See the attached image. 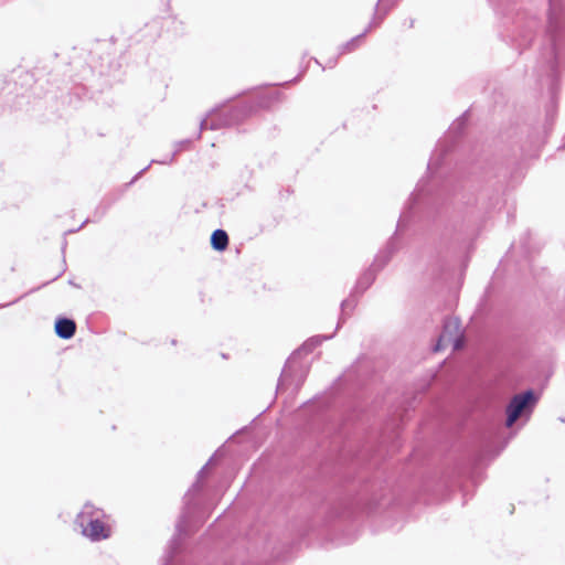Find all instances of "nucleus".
Returning a JSON list of instances; mask_svg holds the SVG:
<instances>
[{"label":"nucleus","mask_w":565,"mask_h":565,"mask_svg":"<svg viewBox=\"0 0 565 565\" xmlns=\"http://www.w3.org/2000/svg\"><path fill=\"white\" fill-rule=\"evenodd\" d=\"M548 35L551 45L544 53L548 70L555 73L565 60V15L563 7L554 0L550 2Z\"/></svg>","instance_id":"nucleus-1"},{"label":"nucleus","mask_w":565,"mask_h":565,"mask_svg":"<svg viewBox=\"0 0 565 565\" xmlns=\"http://www.w3.org/2000/svg\"><path fill=\"white\" fill-rule=\"evenodd\" d=\"M105 519L106 514L102 509L86 503L77 514L75 524L81 529V533L85 537L98 542L108 539L111 533V529L105 522Z\"/></svg>","instance_id":"nucleus-2"},{"label":"nucleus","mask_w":565,"mask_h":565,"mask_svg":"<svg viewBox=\"0 0 565 565\" xmlns=\"http://www.w3.org/2000/svg\"><path fill=\"white\" fill-rule=\"evenodd\" d=\"M320 338L311 339L309 342H306L298 351H296L290 359H288L281 372L277 390H285L294 384L295 388L299 387L306 374H302V367H298L297 356L300 355L302 352L311 351L317 343H320Z\"/></svg>","instance_id":"nucleus-3"},{"label":"nucleus","mask_w":565,"mask_h":565,"mask_svg":"<svg viewBox=\"0 0 565 565\" xmlns=\"http://www.w3.org/2000/svg\"><path fill=\"white\" fill-rule=\"evenodd\" d=\"M450 344L454 351L461 349L463 345L460 321L457 318H448L445 320L443 332L434 347V351L438 352Z\"/></svg>","instance_id":"nucleus-4"},{"label":"nucleus","mask_w":565,"mask_h":565,"mask_svg":"<svg viewBox=\"0 0 565 565\" xmlns=\"http://www.w3.org/2000/svg\"><path fill=\"white\" fill-rule=\"evenodd\" d=\"M536 402L532 391L514 395L507 407V426L511 427L522 415L531 413Z\"/></svg>","instance_id":"nucleus-5"},{"label":"nucleus","mask_w":565,"mask_h":565,"mask_svg":"<svg viewBox=\"0 0 565 565\" xmlns=\"http://www.w3.org/2000/svg\"><path fill=\"white\" fill-rule=\"evenodd\" d=\"M252 107H245L242 110H233L228 115L221 117L218 113L211 114L209 117L201 120V130L204 129H218L223 126L235 125L243 119V117L247 116L252 113Z\"/></svg>","instance_id":"nucleus-6"},{"label":"nucleus","mask_w":565,"mask_h":565,"mask_svg":"<svg viewBox=\"0 0 565 565\" xmlns=\"http://www.w3.org/2000/svg\"><path fill=\"white\" fill-rule=\"evenodd\" d=\"M76 331V324L67 318H60L55 322V332L62 339H71Z\"/></svg>","instance_id":"nucleus-7"},{"label":"nucleus","mask_w":565,"mask_h":565,"mask_svg":"<svg viewBox=\"0 0 565 565\" xmlns=\"http://www.w3.org/2000/svg\"><path fill=\"white\" fill-rule=\"evenodd\" d=\"M211 245L215 250H224L228 245V235L224 230H215L211 236Z\"/></svg>","instance_id":"nucleus-8"},{"label":"nucleus","mask_w":565,"mask_h":565,"mask_svg":"<svg viewBox=\"0 0 565 565\" xmlns=\"http://www.w3.org/2000/svg\"><path fill=\"white\" fill-rule=\"evenodd\" d=\"M205 472H206V466H204L199 472H198V480L191 487V489L188 491V493L184 495V504L185 507L188 508L191 500H192V495L200 491L201 490V480L204 478L205 476Z\"/></svg>","instance_id":"nucleus-9"},{"label":"nucleus","mask_w":565,"mask_h":565,"mask_svg":"<svg viewBox=\"0 0 565 565\" xmlns=\"http://www.w3.org/2000/svg\"><path fill=\"white\" fill-rule=\"evenodd\" d=\"M374 22H372L369 26L367 30H365V32H363L362 34L353 38L351 41L347 42L344 45L341 46V51L340 53L341 54H344V53H348V52H351L353 51L355 47H358V45L361 43L363 36L365 35V33L372 28Z\"/></svg>","instance_id":"nucleus-10"},{"label":"nucleus","mask_w":565,"mask_h":565,"mask_svg":"<svg viewBox=\"0 0 565 565\" xmlns=\"http://www.w3.org/2000/svg\"><path fill=\"white\" fill-rule=\"evenodd\" d=\"M396 0H379L376 4V13L374 21L379 19L380 21L383 19V15L388 11V9L395 3Z\"/></svg>","instance_id":"nucleus-11"},{"label":"nucleus","mask_w":565,"mask_h":565,"mask_svg":"<svg viewBox=\"0 0 565 565\" xmlns=\"http://www.w3.org/2000/svg\"><path fill=\"white\" fill-rule=\"evenodd\" d=\"M185 519H186L185 513H183L181 515L179 522L177 523V533L173 536V539L171 540L170 548H174V546L178 544L179 537L183 533H185V526H186V520Z\"/></svg>","instance_id":"nucleus-12"},{"label":"nucleus","mask_w":565,"mask_h":565,"mask_svg":"<svg viewBox=\"0 0 565 565\" xmlns=\"http://www.w3.org/2000/svg\"><path fill=\"white\" fill-rule=\"evenodd\" d=\"M373 280H374V274L372 270H369L359 279L358 287L365 289L372 284Z\"/></svg>","instance_id":"nucleus-13"},{"label":"nucleus","mask_w":565,"mask_h":565,"mask_svg":"<svg viewBox=\"0 0 565 565\" xmlns=\"http://www.w3.org/2000/svg\"><path fill=\"white\" fill-rule=\"evenodd\" d=\"M391 254H392V250H391V249H390L388 252H385V257H384V259H383V262H382L381 266H383V265L388 260V258H390Z\"/></svg>","instance_id":"nucleus-14"},{"label":"nucleus","mask_w":565,"mask_h":565,"mask_svg":"<svg viewBox=\"0 0 565 565\" xmlns=\"http://www.w3.org/2000/svg\"><path fill=\"white\" fill-rule=\"evenodd\" d=\"M148 167L143 168L142 170L139 171V173L132 179L131 183L137 180L145 171H147Z\"/></svg>","instance_id":"nucleus-15"},{"label":"nucleus","mask_w":565,"mask_h":565,"mask_svg":"<svg viewBox=\"0 0 565 565\" xmlns=\"http://www.w3.org/2000/svg\"><path fill=\"white\" fill-rule=\"evenodd\" d=\"M350 305V302L348 300H343L342 303H341V308L342 310L344 311L345 308Z\"/></svg>","instance_id":"nucleus-16"},{"label":"nucleus","mask_w":565,"mask_h":565,"mask_svg":"<svg viewBox=\"0 0 565 565\" xmlns=\"http://www.w3.org/2000/svg\"><path fill=\"white\" fill-rule=\"evenodd\" d=\"M172 160H173V156L169 160L160 161V163L167 164V163L172 162Z\"/></svg>","instance_id":"nucleus-17"},{"label":"nucleus","mask_w":565,"mask_h":565,"mask_svg":"<svg viewBox=\"0 0 565 565\" xmlns=\"http://www.w3.org/2000/svg\"><path fill=\"white\" fill-rule=\"evenodd\" d=\"M168 557H169L168 563H167V564H164V565H174V564H172V563H171V561H170V557H171V556L169 555Z\"/></svg>","instance_id":"nucleus-18"},{"label":"nucleus","mask_w":565,"mask_h":565,"mask_svg":"<svg viewBox=\"0 0 565 565\" xmlns=\"http://www.w3.org/2000/svg\"><path fill=\"white\" fill-rule=\"evenodd\" d=\"M189 143H190L189 140L180 142V145H189Z\"/></svg>","instance_id":"nucleus-19"},{"label":"nucleus","mask_w":565,"mask_h":565,"mask_svg":"<svg viewBox=\"0 0 565 565\" xmlns=\"http://www.w3.org/2000/svg\"><path fill=\"white\" fill-rule=\"evenodd\" d=\"M212 461H213V458H210V459H209V462H206V465H205V466H206V467H207V466H210V462H212Z\"/></svg>","instance_id":"nucleus-20"},{"label":"nucleus","mask_w":565,"mask_h":565,"mask_svg":"<svg viewBox=\"0 0 565 565\" xmlns=\"http://www.w3.org/2000/svg\"><path fill=\"white\" fill-rule=\"evenodd\" d=\"M212 461H213V458H210V459H209V462H206V465H205V466H206V467H207V466H210V462H212Z\"/></svg>","instance_id":"nucleus-21"},{"label":"nucleus","mask_w":565,"mask_h":565,"mask_svg":"<svg viewBox=\"0 0 565 565\" xmlns=\"http://www.w3.org/2000/svg\"><path fill=\"white\" fill-rule=\"evenodd\" d=\"M212 461H213V458H210V459H209V462H206V465H205V466H206V467H207V466H210V462H212Z\"/></svg>","instance_id":"nucleus-22"},{"label":"nucleus","mask_w":565,"mask_h":565,"mask_svg":"<svg viewBox=\"0 0 565 565\" xmlns=\"http://www.w3.org/2000/svg\"><path fill=\"white\" fill-rule=\"evenodd\" d=\"M382 256L379 255L377 258H375V262L377 263Z\"/></svg>","instance_id":"nucleus-23"}]
</instances>
